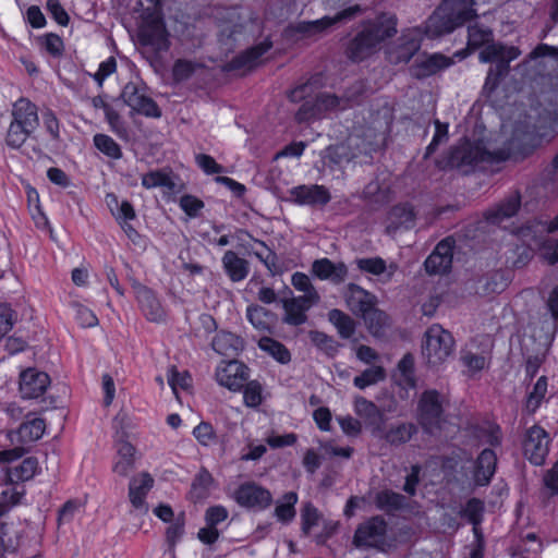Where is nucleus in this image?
Masks as SVG:
<instances>
[{
  "instance_id": "9b49d317",
  "label": "nucleus",
  "mask_w": 558,
  "mask_h": 558,
  "mask_svg": "<svg viewBox=\"0 0 558 558\" xmlns=\"http://www.w3.org/2000/svg\"><path fill=\"white\" fill-rule=\"evenodd\" d=\"M216 377L221 386L231 391H240L250 377L248 367L238 360H232L217 367Z\"/></svg>"
},
{
  "instance_id": "a18cd8bd",
  "label": "nucleus",
  "mask_w": 558,
  "mask_h": 558,
  "mask_svg": "<svg viewBox=\"0 0 558 558\" xmlns=\"http://www.w3.org/2000/svg\"><path fill=\"white\" fill-rule=\"evenodd\" d=\"M493 32L488 27H482L477 24L471 25L468 28V47L470 49H478L483 46L492 45Z\"/></svg>"
},
{
  "instance_id": "f3484780",
  "label": "nucleus",
  "mask_w": 558,
  "mask_h": 558,
  "mask_svg": "<svg viewBox=\"0 0 558 558\" xmlns=\"http://www.w3.org/2000/svg\"><path fill=\"white\" fill-rule=\"evenodd\" d=\"M452 264V244L448 239L440 241L435 250L424 262L427 274L438 275L445 274L451 268Z\"/></svg>"
},
{
  "instance_id": "7c9ffc66",
  "label": "nucleus",
  "mask_w": 558,
  "mask_h": 558,
  "mask_svg": "<svg viewBox=\"0 0 558 558\" xmlns=\"http://www.w3.org/2000/svg\"><path fill=\"white\" fill-rule=\"evenodd\" d=\"M246 318L259 331L272 332L276 314L258 304H251L246 308Z\"/></svg>"
},
{
  "instance_id": "c03bdc74",
  "label": "nucleus",
  "mask_w": 558,
  "mask_h": 558,
  "mask_svg": "<svg viewBox=\"0 0 558 558\" xmlns=\"http://www.w3.org/2000/svg\"><path fill=\"white\" fill-rule=\"evenodd\" d=\"M33 133V131L12 119L5 135V144L12 149H19Z\"/></svg>"
},
{
  "instance_id": "f257e3e1",
  "label": "nucleus",
  "mask_w": 558,
  "mask_h": 558,
  "mask_svg": "<svg viewBox=\"0 0 558 558\" xmlns=\"http://www.w3.org/2000/svg\"><path fill=\"white\" fill-rule=\"evenodd\" d=\"M475 0H442L424 26L425 35L438 38L477 17Z\"/></svg>"
},
{
  "instance_id": "5fc2aeb1",
  "label": "nucleus",
  "mask_w": 558,
  "mask_h": 558,
  "mask_svg": "<svg viewBox=\"0 0 558 558\" xmlns=\"http://www.w3.org/2000/svg\"><path fill=\"white\" fill-rule=\"evenodd\" d=\"M201 68H203V64L199 62L186 59H178L172 68V77L177 83L184 82L189 80L197 69Z\"/></svg>"
},
{
  "instance_id": "7ed1b4c3",
  "label": "nucleus",
  "mask_w": 558,
  "mask_h": 558,
  "mask_svg": "<svg viewBox=\"0 0 558 558\" xmlns=\"http://www.w3.org/2000/svg\"><path fill=\"white\" fill-rule=\"evenodd\" d=\"M397 34L395 24L374 23L360 32L348 45L347 56L354 62L369 57L379 43Z\"/></svg>"
},
{
  "instance_id": "3c124183",
  "label": "nucleus",
  "mask_w": 558,
  "mask_h": 558,
  "mask_svg": "<svg viewBox=\"0 0 558 558\" xmlns=\"http://www.w3.org/2000/svg\"><path fill=\"white\" fill-rule=\"evenodd\" d=\"M547 392V378L545 376H541L537 381L535 383L533 389L531 392H529L526 402H525V410L533 414L536 412V410L539 408L543 399L545 398Z\"/></svg>"
},
{
  "instance_id": "8fccbe9b",
  "label": "nucleus",
  "mask_w": 558,
  "mask_h": 558,
  "mask_svg": "<svg viewBox=\"0 0 558 558\" xmlns=\"http://www.w3.org/2000/svg\"><path fill=\"white\" fill-rule=\"evenodd\" d=\"M93 141L95 147L107 157L112 159H120L122 157L120 145L109 135L98 133L94 135Z\"/></svg>"
},
{
  "instance_id": "603ef678",
  "label": "nucleus",
  "mask_w": 558,
  "mask_h": 558,
  "mask_svg": "<svg viewBox=\"0 0 558 558\" xmlns=\"http://www.w3.org/2000/svg\"><path fill=\"white\" fill-rule=\"evenodd\" d=\"M142 41L145 45L154 46L157 50H168L169 41L166 31L160 26H155L142 32Z\"/></svg>"
},
{
  "instance_id": "f704fd0d",
  "label": "nucleus",
  "mask_w": 558,
  "mask_h": 558,
  "mask_svg": "<svg viewBox=\"0 0 558 558\" xmlns=\"http://www.w3.org/2000/svg\"><path fill=\"white\" fill-rule=\"evenodd\" d=\"M257 345L262 351L270 355L280 364H288L291 361V353L289 349L283 343L271 337H262L258 340Z\"/></svg>"
},
{
  "instance_id": "c9c22d12",
  "label": "nucleus",
  "mask_w": 558,
  "mask_h": 558,
  "mask_svg": "<svg viewBox=\"0 0 558 558\" xmlns=\"http://www.w3.org/2000/svg\"><path fill=\"white\" fill-rule=\"evenodd\" d=\"M328 319L336 327L342 339H350L355 333L356 324L354 319L344 312L333 308L329 311Z\"/></svg>"
},
{
  "instance_id": "13d9d810",
  "label": "nucleus",
  "mask_w": 558,
  "mask_h": 558,
  "mask_svg": "<svg viewBox=\"0 0 558 558\" xmlns=\"http://www.w3.org/2000/svg\"><path fill=\"white\" fill-rule=\"evenodd\" d=\"M398 371L400 372L401 380L407 388L413 389L416 386L414 376V356L407 353L398 363Z\"/></svg>"
},
{
  "instance_id": "bb28decb",
  "label": "nucleus",
  "mask_w": 558,
  "mask_h": 558,
  "mask_svg": "<svg viewBox=\"0 0 558 558\" xmlns=\"http://www.w3.org/2000/svg\"><path fill=\"white\" fill-rule=\"evenodd\" d=\"M211 347L221 355L234 357L244 349V341L233 332L221 330L214 337Z\"/></svg>"
},
{
  "instance_id": "c756f323",
  "label": "nucleus",
  "mask_w": 558,
  "mask_h": 558,
  "mask_svg": "<svg viewBox=\"0 0 558 558\" xmlns=\"http://www.w3.org/2000/svg\"><path fill=\"white\" fill-rule=\"evenodd\" d=\"M407 497L391 489H381L374 496L375 507L386 514H395L407 507Z\"/></svg>"
},
{
  "instance_id": "a19ab883",
  "label": "nucleus",
  "mask_w": 558,
  "mask_h": 558,
  "mask_svg": "<svg viewBox=\"0 0 558 558\" xmlns=\"http://www.w3.org/2000/svg\"><path fill=\"white\" fill-rule=\"evenodd\" d=\"M508 287V279L502 271H492L478 280L477 289L484 294L500 293Z\"/></svg>"
},
{
  "instance_id": "ddd939ff",
  "label": "nucleus",
  "mask_w": 558,
  "mask_h": 558,
  "mask_svg": "<svg viewBox=\"0 0 558 558\" xmlns=\"http://www.w3.org/2000/svg\"><path fill=\"white\" fill-rule=\"evenodd\" d=\"M135 298L144 316L153 323H163L166 320V311L162 307L155 291L150 288L137 283L134 286Z\"/></svg>"
},
{
  "instance_id": "09e8293b",
  "label": "nucleus",
  "mask_w": 558,
  "mask_h": 558,
  "mask_svg": "<svg viewBox=\"0 0 558 558\" xmlns=\"http://www.w3.org/2000/svg\"><path fill=\"white\" fill-rule=\"evenodd\" d=\"M282 307L284 310V316L282 322L289 326H301L307 322V313L300 305L291 302L290 299L282 301Z\"/></svg>"
},
{
  "instance_id": "423d86ee",
  "label": "nucleus",
  "mask_w": 558,
  "mask_h": 558,
  "mask_svg": "<svg viewBox=\"0 0 558 558\" xmlns=\"http://www.w3.org/2000/svg\"><path fill=\"white\" fill-rule=\"evenodd\" d=\"M454 340L452 335L440 325H432L425 332L422 354L429 365H438L446 361L453 352Z\"/></svg>"
},
{
  "instance_id": "052dcab7",
  "label": "nucleus",
  "mask_w": 558,
  "mask_h": 558,
  "mask_svg": "<svg viewBox=\"0 0 558 558\" xmlns=\"http://www.w3.org/2000/svg\"><path fill=\"white\" fill-rule=\"evenodd\" d=\"M357 268L361 271L380 276L386 272L387 265L381 257L359 258L355 260Z\"/></svg>"
},
{
  "instance_id": "338daca9",
  "label": "nucleus",
  "mask_w": 558,
  "mask_h": 558,
  "mask_svg": "<svg viewBox=\"0 0 558 558\" xmlns=\"http://www.w3.org/2000/svg\"><path fill=\"white\" fill-rule=\"evenodd\" d=\"M193 436L202 446H210L217 439L213 425L208 422H201L193 429Z\"/></svg>"
},
{
  "instance_id": "49530a36",
  "label": "nucleus",
  "mask_w": 558,
  "mask_h": 558,
  "mask_svg": "<svg viewBox=\"0 0 558 558\" xmlns=\"http://www.w3.org/2000/svg\"><path fill=\"white\" fill-rule=\"evenodd\" d=\"M485 505L478 498H470L465 506L460 510L461 518L468 520L472 525H481L484 519Z\"/></svg>"
},
{
  "instance_id": "72a5a7b5",
  "label": "nucleus",
  "mask_w": 558,
  "mask_h": 558,
  "mask_svg": "<svg viewBox=\"0 0 558 558\" xmlns=\"http://www.w3.org/2000/svg\"><path fill=\"white\" fill-rule=\"evenodd\" d=\"M31 413L26 415V421L17 428L19 441L28 444L41 438L46 429V423L40 417L29 418Z\"/></svg>"
},
{
  "instance_id": "1a4fd4ad",
  "label": "nucleus",
  "mask_w": 558,
  "mask_h": 558,
  "mask_svg": "<svg viewBox=\"0 0 558 558\" xmlns=\"http://www.w3.org/2000/svg\"><path fill=\"white\" fill-rule=\"evenodd\" d=\"M550 438L539 425L527 428L523 441V456L534 465H543L549 452Z\"/></svg>"
},
{
  "instance_id": "4be33fe9",
  "label": "nucleus",
  "mask_w": 558,
  "mask_h": 558,
  "mask_svg": "<svg viewBox=\"0 0 558 558\" xmlns=\"http://www.w3.org/2000/svg\"><path fill=\"white\" fill-rule=\"evenodd\" d=\"M354 411L357 416L365 421V424L372 428L373 436L380 432V426L384 424L385 416L379 408L364 397H356L354 401Z\"/></svg>"
},
{
  "instance_id": "6ab92c4d",
  "label": "nucleus",
  "mask_w": 558,
  "mask_h": 558,
  "mask_svg": "<svg viewBox=\"0 0 558 558\" xmlns=\"http://www.w3.org/2000/svg\"><path fill=\"white\" fill-rule=\"evenodd\" d=\"M312 272L320 280H329L333 284H340L348 277V267L344 263H333L327 257L313 262Z\"/></svg>"
},
{
  "instance_id": "e2e57ef3",
  "label": "nucleus",
  "mask_w": 558,
  "mask_h": 558,
  "mask_svg": "<svg viewBox=\"0 0 558 558\" xmlns=\"http://www.w3.org/2000/svg\"><path fill=\"white\" fill-rule=\"evenodd\" d=\"M539 137L554 136L558 132V117L556 113L546 112L536 125Z\"/></svg>"
},
{
  "instance_id": "bf43d9fd",
  "label": "nucleus",
  "mask_w": 558,
  "mask_h": 558,
  "mask_svg": "<svg viewBox=\"0 0 558 558\" xmlns=\"http://www.w3.org/2000/svg\"><path fill=\"white\" fill-rule=\"evenodd\" d=\"M41 48L52 57H61L64 50L63 40L54 33H48L38 37Z\"/></svg>"
},
{
  "instance_id": "473e14b6",
  "label": "nucleus",
  "mask_w": 558,
  "mask_h": 558,
  "mask_svg": "<svg viewBox=\"0 0 558 558\" xmlns=\"http://www.w3.org/2000/svg\"><path fill=\"white\" fill-rule=\"evenodd\" d=\"M520 54L521 51L518 47L493 43L492 45L485 46V48L480 52L478 58L480 61L484 63L493 62L495 59H502L510 63Z\"/></svg>"
},
{
  "instance_id": "cd10ccee",
  "label": "nucleus",
  "mask_w": 558,
  "mask_h": 558,
  "mask_svg": "<svg viewBox=\"0 0 558 558\" xmlns=\"http://www.w3.org/2000/svg\"><path fill=\"white\" fill-rule=\"evenodd\" d=\"M221 263L232 282L244 280L250 272V263L231 250L225 252Z\"/></svg>"
},
{
  "instance_id": "f8f14e48",
  "label": "nucleus",
  "mask_w": 558,
  "mask_h": 558,
  "mask_svg": "<svg viewBox=\"0 0 558 558\" xmlns=\"http://www.w3.org/2000/svg\"><path fill=\"white\" fill-rule=\"evenodd\" d=\"M291 201L300 206L324 207L331 199V194L325 185L301 184L290 191Z\"/></svg>"
},
{
  "instance_id": "79ce46f5",
  "label": "nucleus",
  "mask_w": 558,
  "mask_h": 558,
  "mask_svg": "<svg viewBox=\"0 0 558 558\" xmlns=\"http://www.w3.org/2000/svg\"><path fill=\"white\" fill-rule=\"evenodd\" d=\"M142 185L147 189L166 187L168 191L175 190V183L171 175L165 170H154L142 177Z\"/></svg>"
},
{
  "instance_id": "4468645a",
  "label": "nucleus",
  "mask_w": 558,
  "mask_h": 558,
  "mask_svg": "<svg viewBox=\"0 0 558 558\" xmlns=\"http://www.w3.org/2000/svg\"><path fill=\"white\" fill-rule=\"evenodd\" d=\"M49 385V375L36 368H27L20 375L19 389L23 399H36L40 397Z\"/></svg>"
},
{
  "instance_id": "58836bf2",
  "label": "nucleus",
  "mask_w": 558,
  "mask_h": 558,
  "mask_svg": "<svg viewBox=\"0 0 558 558\" xmlns=\"http://www.w3.org/2000/svg\"><path fill=\"white\" fill-rule=\"evenodd\" d=\"M354 99V96L349 95L348 97H339L335 94L329 93H320L316 96V104L320 111L327 112V111H338V110H345L350 107V100Z\"/></svg>"
},
{
  "instance_id": "0eeeda50",
  "label": "nucleus",
  "mask_w": 558,
  "mask_h": 558,
  "mask_svg": "<svg viewBox=\"0 0 558 558\" xmlns=\"http://www.w3.org/2000/svg\"><path fill=\"white\" fill-rule=\"evenodd\" d=\"M387 526L388 524L384 517H371L357 525L352 544L356 548L383 550L386 545Z\"/></svg>"
},
{
  "instance_id": "c85d7f7f",
  "label": "nucleus",
  "mask_w": 558,
  "mask_h": 558,
  "mask_svg": "<svg viewBox=\"0 0 558 558\" xmlns=\"http://www.w3.org/2000/svg\"><path fill=\"white\" fill-rule=\"evenodd\" d=\"M345 300L351 311L361 315L375 305V296L355 283L348 284Z\"/></svg>"
},
{
  "instance_id": "f03ea898",
  "label": "nucleus",
  "mask_w": 558,
  "mask_h": 558,
  "mask_svg": "<svg viewBox=\"0 0 558 558\" xmlns=\"http://www.w3.org/2000/svg\"><path fill=\"white\" fill-rule=\"evenodd\" d=\"M510 154L506 149L490 151L480 143L464 140L450 149L448 165L451 168L464 169L482 162H501L509 159Z\"/></svg>"
},
{
  "instance_id": "393cba45",
  "label": "nucleus",
  "mask_w": 558,
  "mask_h": 558,
  "mask_svg": "<svg viewBox=\"0 0 558 558\" xmlns=\"http://www.w3.org/2000/svg\"><path fill=\"white\" fill-rule=\"evenodd\" d=\"M521 206V195L518 192L512 193L496 207L485 213V219L490 225H499L505 219L513 217Z\"/></svg>"
},
{
  "instance_id": "9d476101",
  "label": "nucleus",
  "mask_w": 558,
  "mask_h": 558,
  "mask_svg": "<svg viewBox=\"0 0 558 558\" xmlns=\"http://www.w3.org/2000/svg\"><path fill=\"white\" fill-rule=\"evenodd\" d=\"M234 498L241 507L254 510H264L272 501L270 492L254 482L241 484L234 493Z\"/></svg>"
},
{
  "instance_id": "39448f33",
  "label": "nucleus",
  "mask_w": 558,
  "mask_h": 558,
  "mask_svg": "<svg viewBox=\"0 0 558 558\" xmlns=\"http://www.w3.org/2000/svg\"><path fill=\"white\" fill-rule=\"evenodd\" d=\"M442 396L435 389L425 390L417 403V422L424 433L434 435L446 422Z\"/></svg>"
},
{
  "instance_id": "4c0bfd02",
  "label": "nucleus",
  "mask_w": 558,
  "mask_h": 558,
  "mask_svg": "<svg viewBox=\"0 0 558 558\" xmlns=\"http://www.w3.org/2000/svg\"><path fill=\"white\" fill-rule=\"evenodd\" d=\"M415 214L412 205L404 203L393 206L389 211L390 226L410 229L414 226Z\"/></svg>"
},
{
  "instance_id": "6e6552de",
  "label": "nucleus",
  "mask_w": 558,
  "mask_h": 558,
  "mask_svg": "<svg viewBox=\"0 0 558 558\" xmlns=\"http://www.w3.org/2000/svg\"><path fill=\"white\" fill-rule=\"evenodd\" d=\"M145 86L142 83L129 82L121 92V99L124 105L133 111L148 118H159L161 110L156 101L146 95Z\"/></svg>"
},
{
  "instance_id": "0e129e2a",
  "label": "nucleus",
  "mask_w": 558,
  "mask_h": 558,
  "mask_svg": "<svg viewBox=\"0 0 558 558\" xmlns=\"http://www.w3.org/2000/svg\"><path fill=\"white\" fill-rule=\"evenodd\" d=\"M243 399L244 404L250 408H256L262 403V386L256 380H251L244 384Z\"/></svg>"
},
{
  "instance_id": "5701e85b",
  "label": "nucleus",
  "mask_w": 558,
  "mask_h": 558,
  "mask_svg": "<svg viewBox=\"0 0 558 558\" xmlns=\"http://www.w3.org/2000/svg\"><path fill=\"white\" fill-rule=\"evenodd\" d=\"M11 117L33 132L39 126L38 108L26 98H20L13 104Z\"/></svg>"
},
{
  "instance_id": "ea45409f",
  "label": "nucleus",
  "mask_w": 558,
  "mask_h": 558,
  "mask_svg": "<svg viewBox=\"0 0 558 558\" xmlns=\"http://www.w3.org/2000/svg\"><path fill=\"white\" fill-rule=\"evenodd\" d=\"M365 325L369 332L375 337H381L385 333V327L388 325V315L373 305L362 314Z\"/></svg>"
},
{
  "instance_id": "e433bc0d",
  "label": "nucleus",
  "mask_w": 558,
  "mask_h": 558,
  "mask_svg": "<svg viewBox=\"0 0 558 558\" xmlns=\"http://www.w3.org/2000/svg\"><path fill=\"white\" fill-rule=\"evenodd\" d=\"M213 484L214 478L211 474L205 468H202L192 482L190 489L191 499L196 502L207 498Z\"/></svg>"
},
{
  "instance_id": "4d7b16f0",
  "label": "nucleus",
  "mask_w": 558,
  "mask_h": 558,
  "mask_svg": "<svg viewBox=\"0 0 558 558\" xmlns=\"http://www.w3.org/2000/svg\"><path fill=\"white\" fill-rule=\"evenodd\" d=\"M363 196L365 199L375 203L384 204L389 198V187L380 184L378 180L371 181L363 190Z\"/></svg>"
},
{
  "instance_id": "2f4dec72",
  "label": "nucleus",
  "mask_w": 558,
  "mask_h": 558,
  "mask_svg": "<svg viewBox=\"0 0 558 558\" xmlns=\"http://www.w3.org/2000/svg\"><path fill=\"white\" fill-rule=\"evenodd\" d=\"M558 332V319L548 314L541 316L538 326L535 328L534 337L538 339V347L543 348L544 353H548Z\"/></svg>"
},
{
  "instance_id": "b1692460",
  "label": "nucleus",
  "mask_w": 558,
  "mask_h": 558,
  "mask_svg": "<svg viewBox=\"0 0 558 558\" xmlns=\"http://www.w3.org/2000/svg\"><path fill=\"white\" fill-rule=\"evenodd\" d=\"M497 457L493 449L482 450L475 461L473 478L477 486H486L495 474Z\"/></svg>"
},
{
  "instance_id": "69168bd1",
  "label": "nucleus",
  "mask_w": 558,
  "mask_h": 558,
  "mask_svg": "<svg viewBox=\"0 0 558 558\" xmlns=\"http://www.w3.org/2000/svg\"><path fill=\"white\" fill-rule=\"evenodd\" d=\"M38 468L39 464L37 458L27 457L14 469V474L20 481H28L34 477Z\"/></svg>"
},
{
  "instance_id": "412c9836",
  "label": "nucleus",
  "mask_w": 558,
  "mask_h": 558,
  "mask_svg": "<svg viewBox=\"0 0 558 558\" xmlns=\"http://www.w3.org/2000/svg\"><path fill=\"white\" fill-rule=\"evenodd\" d=\"M154 478L148 472H141L129 483V499L135 509H147L146 496L154 486Z\"/></svg>"
},
{
  "instance_id": "dca6fc26",
  "label": "nucleus",
  "mask_w": 558,
  "mask_h": 558,
  "mask_svg": "<svg viewBox=\"0 0 558 558\" xmlns=\"http://www.w3.org/2000/svg\"><path fill=\"white\" fill-rule=\"evenodd\" d=\"M418 432L417 426L411 422H400L397 424H390L385 427L384 424L380 426V432L374 436L383 439L386 444L391 447H400L409 442L414 435Z\"/></svg>"
},
{
  "instance_id": "680f3d73",
  "label": "nucleus",
  "mask_w": 558,
  "mask_h": 558,
  "mask_svg": "<svg viewBox=\"0 0 558 558\" xmlns=\"http://www.w3.org/2000/svg\"><path fill=\"white\" fill-rule=\"evenodd\" d=\"M185 513L180 512L167 527L166 538L171 547H174L184 534Z\"/></svg>"
},
{
  "instance_id": "2eb2a0df",
  "label": "nucleus",
  "mask_w": 558,
  "mask_h": 558,
  "mask_svg": "<svg viewBox=\"0 0 558 558\" xmlns=\"http://www.w3.org/2000/svg\"><path fill=\"white\" fill-rule=\"evenodd\" d=\"M451 64L452 60L441 53H423L416 57L410 72L413 77L422 80L449 68Z\"/></svg>"
},
{
  "instance_id": "774afa93",
  "label": "nucleus",
  "mask_w": 558,
  "mask_h": 558,
  "mask_svg": "<svg viewBox=\"0 0 558 558\" xmlns=\"http://www.w3.org/2000/svg\"><path fill=\"white\" fill-rule=\"evenodd\" d=\"M179 205L180 208L191 218L197 217L205 206L202 199L191 194L181 196Z\"/></svg>"
},
{
  "instance_id": "a878e982",
  "label": "nucleus",
  "mask_w": 558,
  "mask_h": 558,
  "mask_svg": "<svg viewBox=\"0 0 558 558\" xmlns=\"http://www.w3.org/2000/svg\"><path fill=\"white\" fill-rule=\"evenodd\" d=\"M135 453L136 448L131 442L124 440L119 441L112 471L119 476H129L135 469Z\"/></svg>"
},
{
  "instance_id": "a211bd4d",
  "label": "nucleus",
  "mask_w": 558,
  "mask_h": 558,
  "mask_svg": "<svg viewBox=\"0 0 558 558\" xmlns=\"http://www.w3.org/2000/svg\"><path fill=\"white\" fill-rule=\"evenodd\" d=\"M421 48V32L411 29L403 34L399 44L389 51V59L393 63L409 62Z\"/></svg>"
},
{
  "instance_id": "37998d69",
  "label": "nucleus",
  "mask_w": 558,
  "mask_h": 558,
  "mask_svg": "<svg viewBox=\"0 0 558 558\" xmlns=\"http://www.w3.org/2000/svg\"><path fill=\"white\" fill-rule=\"evenodd\" d=\"M311 342L326 355L335 356L340 348V343L336 341L331 336L318 330H311L308 332Z\"/></svg>"
},
{
  "instance_id": "864d4df0",
  "label": "nucleus",
  "mask_w": 558,
  "mask_h": 558,
  "mask_svg": "<svg viewBox=\"0 0 558 558\" xmlns=\"http://www.w3.org/2000/svg\"><path fill=\"white\" fill-rule=\"evenodd\" d=\"M351 160L349 148L344 145H333L326 149L324 162L330 168L342 166Z\"/></svg>"
},
{
  "instance_id": "de8ad7c7",
  "label": "nucleus",
  "mask_w": 558,
  "mask_h": 558,
  "mask_svg": "<svg viewBox=\"0 0 558 558\" xmlns=\"http://www.w3.org/2000/svg\"><path fill=\"white\" fill-rule=\"evenodd\" d=\"M386 378V371L383 366H372L363 371L359 376H355L353 384L359 389H365L369 386L376 385Z\"/></svg>"
},
{
  "instance_id": "aec40b11",
  "label": "nucleus",
  "mask_w": 558,
  "mask_h": 558,
  "mask_svg": "<svg viewBox=\"0 0 558 558\" xmlns=\"http://www.w3.org/2000/svg\"><path fill=\"white\" fill-rule=\"evenodd\" d=\"M272 47V43L269 39H265L259 44L246 49L240 54L235 56L227 64L228 71L252 69L258 62V60Z\"/></svg>"
},
{
  "instance_id": "6e6d98bb",
  "label": "nucleus",
  "mask_w": 558,
  "mask_h": 558,
  "mask_svg": "<svg viewBox=\"0 0 558 558\" xmlns=\"http://www.w3.org/2000/svg\"><path fill=\"white\" fill-rule=\"evenodd\" d=\"M283 500L282 504L277 505L275 513L279 521L288 523L295 515L294 505L298 502V495L294 492H289L284 494Z\"/></svg>"
},
{
  "instance_id": "20e7f679",
  "label": "nucleus",
  "mask_w": 558,
  "mask_h": 558,
  "mask_svg": "<svg viewBox=\"0 0 558 558\" xmlns=\"http://www.w3.org/2000/svg\"><path fill=\"white\" fill-rule=\"evenodd\" d=\"M361 11V7L355 4L347 9H343L342 11L338 12L335 16H324L315 21H301L298 23H293L286 28V35L288 38L294 40L312 38L318 34H322L324 31L339 22H344L353 19Z\"/></svg>"
}]
</instances>
